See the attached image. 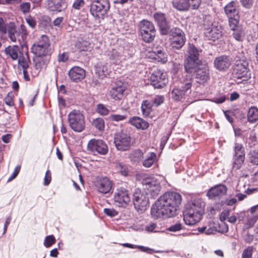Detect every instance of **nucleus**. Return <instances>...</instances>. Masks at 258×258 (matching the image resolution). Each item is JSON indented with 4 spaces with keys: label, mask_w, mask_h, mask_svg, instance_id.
<instances>
[{
    "label": "nucleus",
    "mask_w": 258,
    "mask_h": 258,
    "mask_svg": "<svg viewBox=\"0 0 258 258\" xmlns=\"http://www.w3.org/2000/svg\"><path fill=\"white\" fill-rule=\"evenodd\" d=\"M182 201L178 192L168 191L161 196L152 205L151 214L154 218L170 217L176 214Z\"/></svg>",
    "instance_id": "nucleus-1"
},
{
    "label": "nucleus",
    "mask_w": 258,
    "mask_h": 258,
    "mask_svg": "<svg viewBox=\"0 0 258 258\" xmlns=\"http://www.w3.org/2000/svg\"><path fill=\"white\" fill-rule=\"evenodd\" d=\"M205 203L201 198L195 199L187 203L183 212V220L189 226L198 223L204 213Z\"/></svg>",
    "instance_id": "nucleus-2"
},
{
    "label": "nucleus",
    "mask_w": 258,
    "mask_h": 258,
    "mask_svg": "<svg viewBox=\"0 0 258 258\" xmlns=\"http://www.w3.org/2000/svg\"><path fill=\"white\" fill-rule=\"evenodd\" d=\"M192 79L190 75H186L171 92V97L175 101L184 98L186 92L191 88Z\"/></svg>",
    "instance_id": "nucleus-3"
},
{
    "label": "nucleus",
    "mask_w": 258,
    "mask_h": 258,
    "mask_svg": "<svg viewBox=\"0 0 258 258\" xmlns=\"http://www.w3.org/2000/svg\"><path fill=\"white\" fill-rule=\"evenodd\" d=\"M68 121L71 128L75 132L81 133L85 128L84 115L78 110H73L68 114Z\"/></svg>",
    "instance_id": "nucleus-4"
},
{
    "label": "nucleus",
    "mask_w": 258,
    "mask_h": 258,
    "mask_svg": "<svg viewBox=\"0 0 258 258\" xmlns=\"http://www.w3.org/2000/svg\"><path fill=\"white\" fill-rule=\"evenodd\" d=\"M110 7L109 0H95L90 5V13L96 18L103 19Z\"/></svg>",
    "instance_id": "nucleus-5"
},
{
    "label": "nucleus",
    "mask_w": 258,
    "mask_h": 258,
    "mask_svg": "<svg viewBox=\"0 0 258 258\" xmlns=\"http://www.w3.org/2000/svg\"><path fill=\"white\" fill-rule=\"evenodd\" d=\"M139 28L140 34L145 42L150 43L153 41L156 30L151 22L146 20H142L139 24Z\"/></svg>",
    "instance_id": "nucleus-6"
},
{
    "label": "nucleus",
    "mask_w": 258,
    "mask_h": 258,
    "mask_svg": "<svg viewBox=\"0 0 258 258\" xmlns=\"http://www.w3.org/2000/svg\"><path fill=\"white\" fill-rule=\"evenodd\" d=\"M150 197L144 191L136 190L134 194L133 202L135 209L140 213H143L149 206Z\"/></svg>",
    "instance_id": "nucleus-7"
},
{
    "label": "nucleus",
    "mask_w": 258,
    "mask_h": 258,
    "mask_svg": "<svg viewBox=\"0 0 258 258\" xmlns=\"http://www.w3.org/2000/svg\"><path fill=\"white\" fill-rule=\"evenodd\" d=\"M49 42L48 37L43 35L38 41L33 44L31 47V51L38 57L45 56L49 53Z\"/></svg>",
    "instance_id": "nucleus-8"
},
{
    "label": "nucleus",
    "mask_w": 258,
    "mask_h": 258,
    "mask_svg": "<svg viewBox=\"0 0 258 258\" xmlns=\"http://www.w3.org/2000/svg\"><path fill=\"white\" fill-rule=\"evenodd\" d=\"M131 138L122 133H118L114 135V144L117 150L125 151L130 148Z\"/></svg>",
    "instance_id": "nucleus-9"
},
{
    "label": "nucleus",
    "mask_w": 258,
    "mask_h": 258,
    "mask_svg": "<svg viewBox=\"0 0 258 258\" xmlns=\"http://www.w3.org/2000/svg\"><path fill=\"white\" fill-rule=\"evenodd\" d=\"M150 82L151 85L155 88H162L168 83L166 74L161 70L157 69L152 73Z\"/></svg>",
    "instance_id": "nucleus-10"
},
{
    "label": "nucleus",
    "mask_w": 258,
    "mask_h": 258,
    "mask_svg": "<svg viewBox=\"0 0 258 258\" xmlns=\"http://www.w3.org/2000/svg\"><path fill=\"white\" fill-rule=\"evenodd\" d=\"M114 201L118 207H126L131 201L128 190L124 188H117L114 194Z\"/></svg>",
    "instance_id": "nucleus-11"
},
{
    "label": "nucleus",
    "mask_w": 258,
    "mask_h": 258,
    "mask_svg": "<svg viewBox=\"0 0 258 258\" xmlns=\"http://www.w3.org/2000/svg\"><path fill=\"white\" fill-rule=\"evenodd\" d=\"M88 150L92 152H96L100 155H106L108 148L106 144L101 140L92 139L87 145Z\"/></svg>",
    "instance_id": "nucleus-12"
},
{
    "label": "nucleus",
    "mask_w": 258,
    "mask_h": 258,
    "mask_svg": "<svg viewBox=\"0 0 258 258\" xmlns=\"http://www.w3.org/2000/svg\"><path fill=\"white\" fill-rule=\"evenodd\" d=\"M233 71L235 77L238 79L243 78V81H245L250 78V73L246 61H236Z\"/></svg>",
    "instance_id": "nucleus-13"
},
{
    "label": "nucleus",
    "mask_w": 258,
    "mask_h": 258,
    "mask_svg": "<svg viewBox=\"0 0 258 258\" xmlns=\"http://www.w3.org/2000/svg\"><path fill=\"white\" fill-rule=\"evenodd\" d=\"M125 90V85L120 81H117L115 86H113L109 91V95L112 99L120 100L123 97V93Z\"/></svg>",
    "instance_id": "nucleus-14"
},
{
    "label": "nucleus",
    "mask_w": 258,
    "mask_h": 258,
    "mask_svg": "<svg viewBox=\"0 0 258 258\" xmlns=\"http://www.w3.org/2000/svg\"><path fill=\"white\" fill-rule=\"evenodd\" d=\"M153 17L155 22L159 27L160 33L162 35H166L169 32L168 24L165 15L157 12L154 14Z\"/></svg>",
    "instance_id": "nucleus-15"
},
{
    "label": "nucleus",
    "mask_w": 258,
    "mask_h": 258,
    "mask_svg": "<svg viewBox=\"0 0 258 258\" xmlns=\"http://www.w3.org/2000/svg\"><path fill=\"white\" fill-rule=\"evenodd\" d=\"M227 190L225 185L220 184L210 188L207 192V196L210 199H219L226 195Z\"/></svg>",
    "instance_id": "nucleus-16"
},
{
    "label": "nucleus",
    "mask_w": 258,
    "mask_h": 258,
    "mask_svg": "<svg viewBox=\"0 0 258 258\" xmlns=\"http://www.w3.org/2000/svg\"><path fill=\"white\" fill-rule=\"evenodd\" d=\"M195 78L199 84H204L210 79L209 70L207 65L204 64L194 72Z\"/></svg>",
    "instance_id": "nucleus-17"
},
{
    "label": "nucleus",
    "mask_w": 258,
    "mask_h": 258,
    "mask_svg": "<svg viewBox=\"0 0 258 258\" xmlns=\"http://www.w3.org/2000/svg\"><path fill=\"white\" fill-rule=\"evenodd\" d=\"M202 61L199 58H191L187 57L184 62V69L186 73L191 74L195 72L198 68H200Z\"/></svg>",
    "instance_id": "nucleus-18"
},
{
    "label": "nucleus",
    "mask_w": 258,
    "mask_h": 258,
    "mask_svg": "<svg viewBox=\"0 0 258 258\" xmlns=\"http://www.w3.org/2000/svg\"><path fill=\"white\" fill-rule=\"evenodd\" d=\"M68 75L71 81L78 82L85 77L86 73L83 69L79 67H74L70 70Z\"/></svg>",
    "instance_id": "nucleus-19"
},
{
    "label": "nucleus",
    "mask_w": 258,
    "mask_h": 258,
    "mask_svg": "<svg viewBox=\"0 0 258 258\" xmlns=\"http://www.w3.org/2000/svg\"><path fill=\"white\" fill-rule=\"evenodd\" d=\"M228 231V225L223 222L218 224L212 223L207 226V235L213 234L216 232L224 233Z\"/></svg>",
    "instance_id": "nucleus-20"
},
{
    "label": "nucleus",
    "mask_w": 258,
    "mask_h": 258,
    "mask_svg": "<svg viewBox=\"0 0 258 258\" xmlns=\"http://www.w3.org/2000/svg\"><path fill=\"white\" fill-rule=\"evenodd\" d=\"M231 61L228 56L222 55L216 57L214 61V67L220 71H224L230 66Z\"/></svg>",
    "instance_id": "nucleus-21"
},
{
    "label": "nucleus",
    "mask_w": 258,
    "mask_h": 258,
    "mask_svg": "<svg viewBox=\"0 0 258 258\" xmlns=\"http://www.w3.org/2000/svg\"><path fill=\"white\" fill-rule=\"evenodd\" d=\"M204 34L207 39L214 41L220 38L222 35L220 28L213 25L211 27L205 29Z\"/></svg>",
    "instance_id": "nucleus-22"
},
{
    "label": "nucleus",
    "mask_w": 258,
    "mask_h": 258,
    "mask_svg": "<svg viewBox=\"0 0 258 258\" xmlns=\"http://www.w3.org/2000/svg\"><path fill=\"white\" fill-rule=\"evenodd\" d=\"M95 68L96 74L102 79L107 77L111 73V69L107 63L99 62Z\"/></svg>",
    "instance_id": "nucleus-23"
},
{
    "label": "nucleus",
    "mask_w": 258,
    "mask_h": 258,
    "mask_svg": "<svg viewBox=\"0 0 258 258\" xmlns=\"http://www.w3.org/2000/svg\"><path fill=\"white\" fill-rule=\"evenodd\" d=\"M98 190L102 194L109 193L112 187V182L107 177L100 179L97 184Z\"/></svg>",
    "instance_id": "nucleus-24"
},
{
    "label": "nucleus",
    "mask_w": 258,
    "mask_h": 258,
    "mask_svg": "<svg viewBox=\"0 0 258 258\" xmlns=\"http://www.w3.org/2000/svg\"><path fill=\"white\" fill-rule=\"evenodd\" d=\"M8 33L12 41L16 42L18 41L20 42V31L17 30L14 23H10L8 24Z\"/></svg>",
    "instance_id": "nucleus-25"
},
{
    "label": "nucleus",
    "mask_w": 258,
    "mask_h": 258,
    "mask_svg": "<svg viewBox=\"0 0 258 258\" xmlns=\"http://www.w3.org/2000/svg\"><path fill=\"white\" fill-rule=\"evenodd\" d=\"M108 56L111 62L114 64H118L125 59L121 48L112 49L108 53Z\"/></svg>",
    "instance_id": "nucleus-26"
},
{
    "label": "nucleus",
    "mask_w": 258,
    "mask_h": 258,
    "mask_svg": "<svg viewBox=\"0 0 258 258\" xmlns=\"http://www.w3.org/2000/svg\"><path fill=\"white\" fill-rule=\"evenodd\" d=\"M129 123L136 128L143 130L147 129L149 126V123L147 121L138 116L131 117Z\"/></svg>",
    "instance_id": "nucleus-27"
},
{
    "label": "nucleus",
    "mask_w": 258,
    "mask_h": 258,
    "mask_svg": "<svg viewBox=\"0 0 258 258\" xmlns=\"http://www.w3.org/2000/svg\"><path fill=\"white\" fill-rule=\"evenodd\" d=\"M158 158L155 153L153 152H149L145 159L143 161V166L145 168H150L152 165L157 164Z\"/></svg>",
    "instance_id": "nucleus-28"
},
{
    "label": "nucleus",
    "mask_w": 258,
    "mask_h": 258,
    "mask_svg": "<svg viewBox=\"0 0 258 258\" xmlns=\"http://www.w3.org/2000/svg\"><path fill=\"white\" fill-rule=\"evenodd\" d=\"M63 4L62 0H46L45 1L46 6L51 11H61Z\"/></svg>",
    "instance_id": "nucleus-29"
},
{
    "label": "nucleus",
    "mask_w": 258,
    "mask_h": 258,
    "mask_svg": "<svg viewBox=\"0 0 258 258\" xmlns=\"http://www.w3.org/2000/svg\"><path fill=\"white\" fill-rule=\"evenodd\" d=\"M5 52L13 60L17 59L19 55L22 54L20 51V47L17 45L7 47L5 50Z\"/></svg>",
    "instance_id": "nucleus-30"
},
{
    "label": "nucleus",
    "mask_w": 258,
    "mask_h": 258,
    "mask_svg": "<svg viewBox=\"0 0 258 258\" xmlns=\"http://www.w3.org/2000/svg\"><path fill=\"white\" fill-rule=\"evenodd\" d=\"M173 7L180 11H186L191 9L190 2L188 0H174L173 2Z\"/></svg>",
    "instance_id": "nucleus-31"
},
{
    "label": "nucleus",
    "mask_w": 258,
    "mask_h": 258,
    "mask_svg": "<svg viewBox=\"0 0 258 258\" xmlns=\"http://www.w3.org/2000/svg\"><path fill=\"white\" fill-rule=\"evenodd\" d=\"M224 11L228 17H234L238 14V10L236 9V3L231 1L228 3L224 7Z\"/></svg>",
    "instance_id": "nucleus-32"
},
{
    "label": "nucleus",
    "mask_w": 258,
    "mask_h": 258,
    "mask_svg": "<svg viewBox=\"0 0 258 258\" xmlns=\"http://www.w3.org/2000/svg\"><path fill=\"white\" fill-rule=\"evenodd\" d=\"M161 190L160 183L150 187L149 189L144 188V191L146 193L150 198L155 199L159 194Z\"/></svg>",
    "instance_id": "nucleus-33"
},
{
    "label": "nucleus",
    "mask_w": 258,
    "mask_h": 258,
    "mask_svg": "<svg viewBox=\"0 0 258 258\" xmlns=\"http://www.w3.org/2000/svg\"><path fill=\"white\" fill-rule=\"evenodd\" d=\"M152 101L148 100H144L141 104V110L142 114L145 116H148L152 111Z\"/></svg>",
    "instance_id": "nucleus-34"
},
{
    "label": "nucleus",
    "mask_w": 258,
    "mask_h": 258,
    "mask_svg": "<svg viewBox=\"0 0 258 258\" xmlns=\"http://www.w3.org/2000/svg\"><path fill=\"white\" fill-rule=\"evenodd\" d=\"M160 183L159 180L153 176L145 177L143 178L142 180V184L143 186V188L149 189L150 187L154 185L155 183L157 184Z\"/></svg>",
    "instance_id": "nucleus-35"
},
{
    "label": "nucleus",
    "mask_w": 258,
    "mask_h": 258,
    "mask_svg": "<svg viewBox=\"0 0 258 258\" xmlns=\"http://www.w3.org/2000/svg\"><path fill=\"white\" fill-rule=\"evenodd\" d=\"M170 44L172 48L176 49L181 48L185 42V37H179L177 38H170Z\"/></svg>",
    "instance_id": "nucleus-36"
},
{
    "label": "nucleus",
    "mask_w": 258,
    "mask_h": 258,
    "mask_svg": "<svg viewBox=\"0 0 258 258\" xmlns=\"http://www.w3.org/2000/svg\"><path fill=\"white\" fill-rule=\"evenodd\" d=\"M248 122L254 123L258 120V108L254 106L250 107L247 114Z\"/></svg>",
    "instance_id": "nucleus-37"
},
{
    "label": "nucleus",
    "mask_w": 258,
    "mask_h": 258,
    "mask_svg": "<svg viewBox=\"0 0 258 258\" xmlns=\"http://www.w3.org/2000/svg\"><path fill=\"white\" fill-rule=\"evenodd\" d=\"M18 64L23 70H27L29 68L30 59L27 53L22 54L18 57Z\"/></svg>",
    "instance_id": "nucleus-38"
},
{
    "label": "nucleus",
    "mask_w": 258,
    "mask_h": 258,
    "mask_svg": "<svg viewBox=\"0 0 258 258\" xmlns=\"http://www.w3.org/2000/svg\"><path fill=\"white\" fill-rule=\"evenodd\" d=\"M115 164V169L122 175L126 176L128 173V168L125 164L118 161H116Z\"/></svg>",
    "instance_id": "nucleus-39"
},
{
    "label": "nucleus",
    "mask_w": 258,
    "mask_h": 258,
    "mask_svg": "<svg viewBox=\"0 0 258 258\" xmlns=\"http://www.w3.org/2000/svg\"><path fill=\"white\" fill-rule=\"evenodd\" d=\"M144 153L140 149L133 151L130 155L129 158L132 162H139L143 158Z\"/></svg>",
    "instance_id": "nucleus-40"
},
{
    "label": "nucleus",
    "mask_w": 258,
    "mask_h": 258,
    "mask_svg": "<svg viewBox=\"0 0 258 258\" xmlns=\"http://www.w3.org/2000/svg\"><path fill=\"white\" fill-rule=\"evenodd\" d=\"M244 159L245 156L241 155L233 156L232 169L235 170L239 169L243 165Z\"/></svg>",
    "instance_id": "nucleus-41"
},
{
    "label": "nucleus",
    "mask_w": 258,
    "mask_h": 258,
    "mask_svg": "<svg viewBox=\"0 0 258 258\" xmlns=\"http://www.w3.org/2000/svg\"><path fill=\"white\" fill-rule=\"evenodd\" d=\"M258 220V215H249L248 214L244 223L245 227L249 229L252 227Z\"/></svg>",
    "instance_id": "nucleus-42"
},
{
    "label": "nucleus",
    "mask_w": 258,
    "mask_h": 258,
    "mask_svg": "<svg viewBox=\"0 0 258 258\" xmlns=\"http://www.w3.org/2000/svg\"><path fill=\"white\" fill-rule=\"evenodd\" d=\"M154 53L155 54L154 58L156 59L158 61H161L163 63L167 61V55L161 49L155 50Z\"/></svg>",
    "instance_id": "nucleus-43"
},
{
    "label": "nucleus",
    "mask_w": 258,
    "mask_h": 258,
    "mask_svg": "<svg viewBox=\"0 0 258 258\" xmlns=\"http://www.w3.org/2000/svg\"><path fill=\"white\" fill-rule=\"evenodd\" d=\"M92 124L99 131H103L104 130L105 122L102 118L98 117L94 119Z\"/></svg>",
    "instance_id": "nucleus-44"
},
{
    "label": "nucleus",
    "mask_w": 258,
    "mask_h": 258,
    "mask_svg": "<svg viewBox=\"0 0 258 258\" xmlns=\"http://www.w3.org/2000/svg\"><path fill=\"white\" fill-rule=\"evenodd\" d=\"M187 52L188 55L187 57L191 58H199V53L198 49L192 44H189Z\"/></svg>",
    "instance_id": "nucleus-45"
},
{
    "label": "nucleus",
    "mask_w": 258,
    "mask_h": 258,
    "mask_svg": "<svg viewBox=\"0 0 258 258\" xmlns=\"http://www.w3.org/2000/svg\"><path fill=\"white\" fill-rule=\"evenodd\" d=\"M170 38L185 37L183 31L177 27L172 28L170 31Z\"/></svg>",
    "instance_id": "nucleus-46"
},
{
    "label": "nucleus",
    "mask_w": 258,
    "mask_h": 258,
    "mask_svg": "<svg viewBox=\"0 0 258 258\" xmlns=\"http://www.w3.org/2000/svg\"><path fill=\"white\" fill-rule=\"evenodd\" d=\"M234 155L238 156L241 155L245 156V151L243 145L241 144L235 143L234 147Z\"/></svg>",
    "instance_id": "nucleus-47"
},
{
    "label": "nucleus",
    "mask_w": 258,
    "mask_h": 258,
    "mask_svg": "<svg viewBox=\"0 0 258 258\" xmlns=\"http://www.w3.org/2000/svg\"><path fill=\"white\" fill-rule=\"evenodd\" d=\"M248 156L250 163L254 165H258V150L251 151Z\"/></svg>",
    "instance_id": "nucleus-48"
},
{
    "label": "nucleus",
    "mask_w": 258,
    "mask_h": 258,
    "mask_svg": "<svg viewBox=\"0 0 258 258\" xmlns=\"http://www.w3.org/2000/svg\"><path fill=\"white\" fill-rule=\"evenodd\" d=\"M77 47L80 51H88L92 47V44L88 41L82 40L78 43Z\"/></svg>",
    "instance_id": "nucleus-49"
},
{
    "label": "nucleus",
    "mask_w": 258,
    "mask_h": 258,
    "mask_svg": "<svg viewBox=\"0 0 258 258\" xmlns=\"http://www.w3.org/2000/svg\"><path fill=\"white\" fill-rule=\"evenodd\" d=\"M233 31V36L235 39L238 41H241L243 39V37L244 35V33L242 29L239 27Z\"/></svg>",
    "instance_id": "nucleus-50"
},
{
    "label": "nucleus",
    "mask_w": 258,
    "mask_h": 258,
    "mask_svg": "<svg viewBox=\"0 0 258 258\" xmlns=\"http://www.w3.org/2000/svg\"><path fill=\"white\" fill-rule=\"evenodd\" d=\"M253 251V247L248 246L243 251L241 258H251L252 255Z\"/></svg>",
    "instance_id": "nucleus-51"
},
{
    "label": "nucleus",
    "mask_w": 258,
    "mask_h": 258,
    "mask_svg": "<svg viewBox=\"0 0 258 258\" xmlns=\"http://www.w3.org/2000/svg\"><path fill=\"white\" fill-rule=\"evenodd\" d=\"M97 112L101 115H106L109 113V109L103 104H99L97 107Z\"/></svg>",
    "instance_id": "nucleus-52"
},
{
    "label": "nucleus",
    "mask_w": 258,
    "mask_h": 258,
    "mask_svg": "<svg viewBox=\"0 0 258 258\" xmlns=\"http://www.w3.org/2000/svg\"><path fill=\"white\" fill-rule=\"evenodd\" d=\"M55 242V239L54 237L52 235H49L45 237V239L44 241V245L46 247H49L53 244Z\"/></svg>",
    "instance_id": "nucleus-53"
},
{
    "label": "nucleus",
    "mask_w": 258,
    "mask_h": 258,
    "mask_svg": "<svg viewBox=\"0 0 258 258\" xmlns=\"http://www.w3.org/2000/svg\"><path fill=\"white\" fill-rule=\"evenodd\" d=\"M233 17H229V23L230 29L232 30H235V29L239 28V27L238 26V21Z\"/></svg>",
    "instance_id": "nucleus-54"
},
{
    "label": "nucleus",
    "mask_w": 258,
    "mask_h": 258,
    "mask_svg": "<svg viewBox=\"0 0 258 258\" xmlns=\"http://www.w3.org/2000/svg\"><path fill=\"white\" fill-rule=\"evenodd\" d=\"M164 97L163 96L156 95L154 97L153 100L151 101H152V104L154 103L156 106H158L164 102Z\"/></svg>",
    "instance_id": "nucleus-55"
},
{
    "label": "nucleus",
    "mask_w": 258,
    "mask_h": 258,
    "mask_svg": "<svg viewBox=\"0 0 258 258\" xmlns=\"http://www.w3.org/2000/svg\"><path fill=\"white\" fill-rule=\"evenodd\" d=\"M31 7V4L29 2H24L20 5V10L24 13H28L29 12Z\"/></svg>",
    "instance_id": "nucleus-56"
},
{
    "label": "nucleus",
    "mask_w": 258,
    "mask_h": 258,
    "mask_svg": "<svg viewBox=\"0 0 258 258\" xmlns=\"http://www.w3.org/2000/svg\"><path fill=\"white\" fill-rule=\"evenodd\" d=\"M109 118L112 121H119L126 119L127 118V115L111 114Z\"/></svg>",
    "instance_id": "nucleus-57"
},
{
    "label": "nucleus",
    "mask_w": 258,
    "mask_h": 258,
    "mask_svg": "<svg viewBox=\"0 0 258 258\" xmlns=\"http://www.w3.org/2000/svg\"><path fill=\"white\" fill-rule=\"evenodd\" d=\"M157 225L156 223L153 222H151L148 224L145 227V229L146 231L148 232H156Z\"/></svg>",
    "instance_id": "nucleus-58"
},
{
    "label": "nucleus",
    "mask_w": 258,
    "mask_h": 258,
    "mask_svg": "<svg viewBox=\"0 0 258 258\" xmlns=\"http://www.w3.org/2000/svg\"><path fill=\"white\" fill-rule=\"evenodd\" d=\"M183 226L180 223H176L174 225H171L168 228V230L170 231L176 232L182 229Z\"/></svg>",
    "instance_id": "nucleus-59"
},
{
    "label": "nucleus",
    "mask_w": 258,
    "mask_h": 258,
    "mask_svg": "<svg viewBox=\"0 0 258 258\" xmlns=\"http://www.w3.org/2000/svg\"><path fill=\"white\" fill-rule=\"evenodd\" d=\"M104 213L107 216L113 217L117 215L118 212L113 209L105 208Z\"/></svg>",
    "instance_id": "nucleus-60"
},
{
    "label": "nucleus",
    "mask_w": 258,
    "mask_h": 258,
    "mask_svg": "<svg viewBox=\"0 0 258 258\" xmlns=\"http://www.w3.org/2000/svg\"><path fill=\"white\" fill-rule=\"evenodd\" d=\"M19 31H20L21 39L22 40L24 39V38H26V36L28 35V32L26 26L23 24H21L20 25V28L19 29Z\"/></svg>",
    "instance_id": "nucleus-61"
},
{
    "label": "nucleus",
    "mask_w": 258,
    "mask_h": 258,
    "mask_svg": "<svg viewBox=\"0 0 258 258\" xmlns=\"http://www.w3.org/2000/svg\"><path fill=\"white\" fill-rule=\"evenodd\" d=\"M230 216V211L229 210H225L221 213L220 216V219L221 221H225L227 219L228 220Z\"/></svg>",
    "instance_id": "nucleus-62"
},
{
    "label": "nucleus",
    "mask_w": 258,
    "mask_h": 258,
    "mask_svg": "<svg viewBox=\"0 0 258 258\" xmlns=\"http://www.w3.org/2000/svg\"><path fill=\"white\" fill-rule=\"evenodd\" d=\"M51 172L49 170H47L45 173L44 179V184L45 186L48 185L51 181Z\"/></svg>",
    "instance_id": "nucleus-63"
},
{
    "label": "nucleus",
    "mask_w": 258,
    "mask_h": 258,
    "mask_svg": "<svg viewBox=\"0 0 258 258\" xmlns=\"http://www.w3.org/2000/svg\"><path fill=\"white\" fill-rule=\"evenodd\" d=\"M27 23L32 28H34L36 25V21L30 16L26 18Z\"/></svg>",
    "instance_id": "nucleus-64"
}]
</instances>
